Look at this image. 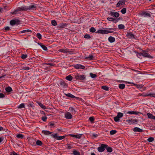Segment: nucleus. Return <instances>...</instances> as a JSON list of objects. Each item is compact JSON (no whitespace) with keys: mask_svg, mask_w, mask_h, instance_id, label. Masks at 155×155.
Here are the masks:
<instances>
[{"mask_svg":"<svg viewBox=\"0 0 155 155\" xmlns=\"http://www.w3.org/2000/svg\"><path fill=\"white\" fill-rule=\"evenodd\" d=\"M27 6H21L19 7L16 9H15L14 11L12 12L13 15L16 14L18 12L21 11H26L27 10Z\"/></svg>","mask_w":155,"mask_h":155,"instance_id":"f257e3e1","label":"nucleus"},{"mask_svg":"<svg viewBox=\"0 0 155 155\" xmlns=\"http://www.w3.org/2000/svg\"><path fill=\"white\" fill-rule=\"evenodd\" d=\"M20 21L17 19H15L11 20L10 21V24L12 26H13L15 25H18L20 24Z\"/></svg>","mask_w":155,"mask_h":155,"instance_id":"f03ea898","label":"nucleus"},{"mask_svg":"<svg viewBox=\"0 0 155 155\" xmlns=\"http://www.w3.org/2000/svg\"><path fill=\"white\" fill-rule=\"evenodd\" d=\"M27 10H33L36 9L37 7V5L36 4L31 3V5L27 6Z\"/></svg>","mask_w":155,"mask_h":155,"instance_id":"7ed1b4c3","label":"nucleus"},{"mask_svg":"<svg viewBox=\"0 0 155 155\" xmlns=\"http://www.w3.org/2000/svg\"><path fill=\"white\" fill-rule=\"evenodd\" d=\"M138 121L139 120L136 119H131L126 120V122L129 124H136Z\"/></svg>","mask_w":155,"mask_h":155,"instance_id":"20e7f679","label":"nucleus"},{"mask_svg":"<svg viewBox=\"0 0 155 155\" xmlns=\"http://www.w3.org/2000/svg\"><path fill=\"white\" fill-rule=\"evenodd\" d=\"M107 147V145L102 144L100 147H98L97 150L100 152H103L104 151L105 148Z\"/></svg>","mask_w":155,"mask_h":155,"instance_id":"39448f33","label":"nucleus"},{"mask_svg":"<svg viewBox=\"0 0 155 155\" xmlns=\"http://www.w3.org/2000/svg\"><path fill=\"white\" fill-rule=\"evenodd\" d=\"M75 78L76 80H83L84 79L85 76L84 75H80L78 74L75 75Z\"/></svg>","mask_w":155,"mask_h":155,"instance_id":"423d86ee","label":"nucleus"},{"mask_svg":"<svg viewBox=\"0 0 155 155\" xmlns=\"http://www.w3.org/2000/svg\"><path fill=\"white\" fill-rule=\"evenodd\" d=\"M73 66L76 69H84L85 68L84 66L79 64H74Z\"/></svg>","mask_w":155,"mask_h":155,"instance_id":"0eeeda50","label":"nucleus"},{"mask_svg":"<svg viewBox=\"0 0 155 155\" xmlns=\"http://www.w3.org/2000/svg\"><path fill=\"white\" fill-rule=\"evenodd\" d=\"M126 0H120L117 3L116 5V7H118L120 5H125V2Z\"/></svg>","mask_w":155,"mask_h":155,"instance_id":"6e6552de","label":"nucleus"},{"mask_svg":"<svg viewBox=\"0 0 155 155\" xmlns=\"http://www.w3.org/2000/svg\"><path fill=\"white\" fill-rule=\"evenodd\" d=\"M110 15L111 16L115 17L116 18H117L119 16V14L117 12H110Z\"/></svg>","mask_w":155,"mask_h":155,"instance_id":"1a4fd4ad","label":"nucleus"},{"mask_svg":"<svg viewBox=\"0 0 155 155\" xmlns=\"http://www.w3.org/2000/svg\"><path fill=\"white\" fill-rule=\"evenodd\" d=\"M64 116L65 118L67 119H71L72 118L71 114L69 112L66 113Z\"/></svg>","mask_w":155,"mask_h":155,"instance_id":"9d476101","label":"nucleus"},{"mask_svg":"<svg viewBox=\"0 0 155 155\" xmlns=\"http://www.w3.org/2000/svg\"><path fill=\"white\" fill-rule=\"evenodd\" d=\"M142 56L144 57H147L150 58H153L152 56L150 55L149 54L145 52L144 51L142 53Z\"/></svg>","mask_w":155,"mask_h":155,"instance_id":"9b49d317","label":"nucleus"},{"mask_svg":"<svg viewBox=\"0 0 155 155\" xmlns=\"http://www.w3.org/2000/svg\"><path fill=\"white\" fill-rule=\"evenodd\" d=\"M59 84L63 88H65L68 87L67 84L63 81H60Z\"/></svg>","mask_w":155,"mask_h":155,"instance_id":"f8f14e48","label":"nucleus"},{"mask_svg":"<svg viewBox=\"0 0 155 155\" xmlns=\"http://www.w3.org/2000/svg\"><path fill=\"white\" fill-rule=\"evenodd\" d=\"M69 110L72 114H74L76 113V111H75L74 108L72 107H70Z\"/></svg>","mask_w":155,"mask_h":155,"instance_id":"ddd939ff","label":"nucleus"},{"mask_svg":"<svg viewBox=\"0 0 155 155\" xmlns=\"http://www.w3.org/2000/svg\"><path fill=\"white\" fill-rule=\"evenodd\" d=\"M133 131L134 132H142L143 131V130L142 129L140 128L139 127H135L134 128Z\"/></svg>","mask_w":155,"mask_h":155,"instance_id":"4468645a","label":"nucleus"},{"mask_svg":"<svg viewBox=\"0 0 155 155\" xmlns=\"http://www.w3.org/2000/svg\"><path fill=\"white\" fill-rule=\"evenodd\" d=\"M140 113L139 112L136 111H129L127 113V114H135L137 115L139 113Z\"/></svg>","mask_w":155,"mask_h":155,"instance_id":"2eb2a0df","label":"nucleus"},{"mask_svg":"<svg viewBox=\"0 0 155 155\" xmlns=\"http://www.w3.org/2000/svg\"><path fill=\"white\" fill-rule=\"evenodd\" d=\"M38 44L41 46L42 48L45 51H47L48 50L46 46L43 45V44L41 43H38Z\"/></svg>","mask_w":155,"mask_h":155,"instance_id":"dca6fc26","label":"nucleus"},{"mask_svg":"<svg viewBox=\"0 0 155 155\" xmlns=\"http://www.w3.org/2000/svg\"><path fill=\"white\" fill-rule=\"evenodd\" d=\"M42 133L45 135H48L49 134H51L52 132H50L48 130H43L42 131Z\"/></svg>","mask_w":155,"mask_h":155,"instance_id":"f3484780","label":"nucleus"},{"mask_svg":"<svg viewBox=\"0 0 155 155\" xmlns=\"http://www.w3.org/2000/svg\"><path fill=\"white\" fill-rule=\"evenodd\" d=\"M109 41L110 43L114 42L115 41L114 38L112 36H110L108 38Z\"/></svg>","mask_w":155,"mask_h":155,"instance_id":"a211bd4d","label":"nucleus"},{"mask_svg":"<svg viewBox=\"0 0 155 155\" xmlns=\"http://www.w3.org/2000/svg\"><path fill=\"white\" fill-rule=\"evenodd\" d=\"M70 136L71 137H75L78 138H80L81 137V135L70 134Z\"/></svg>","mask_w":155,"mask_h":155,"instance_id":"6ab92c4d","label":"nucleus"},{"mask_svg":"<svg viewBox=\"0 0 155 155\" xmlns=\"http://www.w3.org/2000/svg\"><path fill=\"white\" fill-rule=\"evenodd\" d=\"M68 25V23H62L60 24L59 28H63L66 26Z\"/></svg>","mask_w":155,"mask_h":155,"instance_id":"aec40b11","label":"nucleus"},{"mask_svg":"<svg viewBox=\"0 0 155 155\" xmlns=\"http://www.w3.org/2000/svg\"><path fill=\"white\" fill-rule=\"evenodd\" d=\"M31 31L29 29L25 30H23L22 31H20L19 32V33L20 34L21 33L29 32H31Z\"/></svg>","mask_w":155,"mask_h":155,"instance_id":"412c9836","label":"nucleus"},{"mask_svg":"<svg viewBox=\"0 0 155 155\" xmlns=\"http://www.w3.org/2000/svg\"><path fill=\"white\" fill-rule=\"evenodd\" d=\"M36 143L37 145L39 146H41L43 144L42 142L39 140H38L36 141Z\"/></svg>","mask_w":155,"mask_h":155,"instance_id":"4be33fe9","label":"nucleus"},{"mask_svg":"<svg viewBox=\"0 0 155 155\" xmlns=\"http://www.w3.org/2000/svg\"><path fill=\"white\" fill-rule=\"evenodd\" d=\"M105 149L108 152L110 153L112 151V148L111 147H109L107 145V147L105 148Z\"/></svg>","mask_w":155,"mask_h":155,"instance_id":"5701e85b","label":"nucleus"},{"mask_svg":"<svg viewBox=\"0 0 155 155\" xmlns=\"http://www.w3.org/2000/svg\"><path fill=\"white\" fill-rule=\"evenodd\" d=\"M5 90L7 92H11L12 91V88L10 87H6Z\"/></svg>","mask_w":155,"mask_h":155,"instance_id":"b1692460","label":"nucleus"},{"mask_svg":"<svg viewBox=\"0 0 155 155\" xmlns=\"http://www.w3.org/2000/svg\"><path fill=\"white\" fill-rule=\"evenodd\" d=\"M66 79L69 81H71L72 79V77L71 75H69L66 77Z\"/></svg>","mask_w":155,"mask_h":155,"instance_id":"393cba45","label":"nucleus"},{"mask_svg":"<svg viewBox=\"0 0 155 155\" xmlns=\"http://www.w3.org/2000/svg\"><path fill=\"white\" fill-rule=\"evenodd\" d=\"M65 95L68 97H70L72 98H74L75 97L74 95L70 93H68L67 94H65Z\"/></svg>","mask_w":155,"mask_h":155,"instance_id":"a878e982","label":"nucleus"},{"mask_svg":"<svg viewBox=\"0 0 155 155\" xmlns=\"http://www.w3.org/2000/svg\"><path fill=\"white\" fill-rule=\"evenodd\" d=\"M125 85L124 84H119L118 87L120 89H123L125 88Z\"/></svg>","mask_w":155,"mask_h":155,"instance_id":"bb28decb","label":"nucleus"},{"mask_svg":"<svg viewBox=\"0 0 155 155\" xmlns=\"http://www.w3.org/2000/svg\"><path fill=\"white\" fill-rule=\"evenodd\" d=\"M16 137L18 138H23L24 137V135L21 134H19L16 135Z\"/></svg>","mask_w":155,"mask_h":155,"instance_id":"cd10ccee","label":"nucleus"},{"mask_svg":"<svg viewBox=\"0 0 155 155\" xmlns=\"http://www.w3.org/2000/svg\"><path fill=\"white\" fill-rule=\"evenodd\" d=\"M127 35L128 37H129V38H132L134 37V35L132 32L128 33Z\"/></svg>","mask_w":155,"mask_h":155,"instance_id":"c85d7f7f","label":"nucleus"},{"mask_svg":"<svg viewBox=\"0 0 155 155\" xmlns=\"http://www.w3.org/2000/svg\"><path fill=\"white\" fill-rule=\"evenodd\" d=\"M90 75L91 78H95L97 76L96 74H93L91 73H90Z\"/></svg>","mask_w":155,"mask_h":155,"instance_id":"c756f323","label":"nucleus"},{"mask_svg":"<svg viewBox=\"0 0 155 155\" xmlns=\"http://www.w3.org/2000/svg\"><path fill=\"white\" fill-rule=\"evenodd\" d=\"M73 154L74 155H80V152L76 150L73 151Z\"/></svg>","mask_w":155,"mask_h":155,"instance_id":"7c9ffc66","label":"nucleus"},{"mask_svg":"<svg viewBox=\"0 0 155 155\" xmlns=\"http://www.w3.org/2000/svg\"><path fill=\"white\" fill-rule=\"evenodd\" d=\"M118 28L119 29H124L125 28L123 24H120L118 25Z\"/></svg>","mask_w":155,"mask_h":155,"instance_id":"2f4dec72","label":"nucleus"},{"mask_svg":"<svg viewBox=\"0 0 155 155\" xmlns=\"http://www.w3.org/2000/svg\"><path fill=\"white\" fill-rule=\"evenodd\" d=\"M51 24L53 26H56L57 25V22L55 20H52L51 21Z\"/></svg>","mask_w":155,"mask_h":155,"instance_id":"473e14b6","label":"nucleus"},{"mask_svg":"<svg viewBox=\"0 0 155 155\" xmlns=\"http://www.w3.org/2000/svg\"><path fill=\"white\" fill-rule=\"evenodd\" d=\"M58 51L60 52H63L65 53H67L68 52V51H67L66 50L64 49H59L58 50Z\"/></svg>","mask_w":155,"mask_h":155,"instance_id":"72a5a7b5","label":"nucleus"},{"mask_svg":"<svg viewBox=\"0 0 155 155\" xmlns=\"http://www.w3.org/2000/svg\"><path fill=\"white\" fill-rule=\"evenodd\" d=\"M123 115L124 114L123 113L120 112H118L117 114V116L118 117L120 118L123 116Z\"/></svg>","mask_w":155,"mask_h":155,"instance_id":"f704fd0d","label":"nucleus"},{"mask_svg":"<svg viewBox=\"0 0 155 155\" xmlns=\"http://www.w3.org/2000/svg\"><path fill=\"white\" fill-rule=\"evenodd\" d=\"M65 137V136H58V137H57V140H62V139L64 138Z\"/></svg>","mask_w":155,"mask_h":155,"instance_id":"c9c22d12","label":"nucleus"},{"mask_svg":"<svg viewBox=\"0 0 155 155\" xmlns=\"http://www.w3.org/2000/svg\"><path fill=\"white\" fill-rule=\"evenodd\" d=\"M117 132V131L115 130H112L110 131V134L111 135H114Z\"/></svg>","mask_w":155,"mask_h":155,"instance_id":"e433bc0d","label":"nucleus"},{"mask_svg":"<svg viewBox=\"0 0 155 155\" xmlns=\"http://www.w3.org/2000/svg\"><path fill=\"white\" fill-rule=\"evenodd\" d=\"M101 88L107 91H108L109 90V87L106 86H102L101 87Z\"/></svg>","mask_w":155,"mask_h":155,"instance_id":"4c0bfd02","label":"nucleus"},{"mask_svg":"<svg viewBox=\"0 0 155 155\" xmlns=\"http://www.w3.org/2000/svg\"><path fill=\"white\" fill-rule=\"evenodd\" d=\"M100 33L102 34H106V30L100 29Z\"/></svg>","mask_w":155,"mask_h":155,"instance_id":"58836bf2","label":"nucleus"},{"mask_svg":"<svg viewBox=\"0 0 155 155\" xmlns=\"http://www.w3.org/2000/svg\"><path fill=\"white\" fill-rule=\"evenodd\" d=\"M121 12L123 14H125L126 12V8H123L121 10Z\"/></svg>","mask_w":155,"mask_h":155,"instance_id":"ea45409f","label":"nucleus"},{"mask_svg":"<svg viewBox=\"0 0 155 155\" xmlns=\"http://www.w3.org/2000/svg\"><path fill=\"white\" fill-rule=\"evenodd\" d=\"M107 19L109 21H113L115 20L116 19L114 18L108 17L107 18Z\"/></svg>","mask_w":155,"mask_h":155,"instance_id":"a19ab883","label":"nucleus"},{"mask_svg":"<svg viewBox=\"0 0 155 155\" xmlns=\"http://www.w3.org/2000/svg\"><path fill=\"white\" fill-rule=\"evenodd\" d=\"M120 118L118 117L117 116L115 117L114 118V120L115 121L117 122H118Z\"/></svg>","mask_w":155,"mask_h":155,"instance_id":"79ce46f5","label":"nucleus"},{"mask_svg":"<svg viewBox=\"0 0 155 155\" xmlns=\"http://www.w3.org/2000/svg\"><path fill=\"white\" fill-rule=\"evenodd\" d=\"M90 32L93 33L96 31V29L92 27L90 29Z\"/></svg>","mask_w":155,"mask_h":155,"instance_id":"37998d69","label":"nucleus"},{"mask_svg":"<svg viewBox=\"0 0 155 155\" xmlns=\"http://www.w3.org/2000/svg\"><path fill=\"white\" fill-rule=\"evenodd\" d=\"M94 58V57L92 55H90L89 56L87 57L86 58L90 60H92Z\"/></svg>","mask_w":155,"mask_h":155,"instance_id":"c03bdc74","label":"nucleus"},{"mask_svg":"<svg viewBox=\"0 0 155 155\" xmlns=\"http://www.w3.org/2000/svg\"><path fill=\"white\" fill-rule=\"evenodd\" d=\"M154 140V139L153 137H150L148 139L147 141L149 142H152Z\"/></svg>","mask_w":155,"mask_h":155,"instance_id":"a18cd8bd","label":"nucleus"},{"mask_svg":"<svg viewBox=\"0 0 155 155\" xmlns=\"http://www.w3.org/2000/svg\"><path fill=\"white\" fill-rule=\"evenodd\" d=\"M36 36L39 39H41V35L39 33H38L37 34Z\"/></svg>","mask_w":155,"mask_h":155,"instance_id":"49530a36","label":"nucleus"},{"mask_svg":"<svg viewBox=\"0 0 155 155\" xmlns=\"http://www.w3.org/2000/svg\"><path fill=\"white\" fill-rule=\"evenodd\" d=\"M147 115L149 118L151 119L152 118L153 116V115L152 114L150 113H148L147 114Z\"/></svg>","mask_w":155,"mask_h":155,"instance_id":"de8ad7c7","label":"nucleus"},{"mask_svg":"<svg viewBox=\"0 0 155 155\" xmlns=\"http://www.w3.org/2000/svg\"><path fill=\"white\" fill-rule=\"evenodd\" d=\"M84 38H87V39H89L91 38V37L90 35H89L86 34V35H85L84 36Z\"/></svg>","mask_w":155,"mask_h":155,"instance_id":"09e8293b","label":"nucleus"},{"mask_svg":"<svg viewBox=\"0 0 155 155\" xmlns=\"http://www.w3.org/2000/svg\"><path fill=\"white\" fill-rule=\"evenodd\" d=\"M27 54H23L21 55V58L22 59H24L27 58Z\"/></svg>","mask_w":155,"mask_h":155,"instance_id":"8fccbe9b","label":"nucleus"},{"mask_svg":"<svg viewBox=\"0 0 155 155\" xmlns=\"http://www.w3.org/2000/svg\"><path fill=\"white\" fill-rule=\"evenodd\" d=\"M18 108H25V104L23 103H22L20 104L18 107Z\"/></svg>","mask_w":155,"mask_h":155,"instance_id":"3c124183","label":"nucleus"},{"mask_svg":"<svg viewBox=\"0 0 155 155\" xmlns=\"http://www.w3.org/2000/svg\"><path fill=\"white\" fill-rule=\"evenodd\" d=\"M89 120L91 122H93L94 120V118L93 117H91L89 118Z\"/></svg>","mask_w":155,"mask_h":155,"instance_id":"603ef678","label":"nucleus"},{"mask_svg":"<svg viewBox=\"0 0 155 155\" xmlns=\"http://www.w3.org/2000/svg\"><path fill=\"white\" fill-rule=\"evenodd\" d=\"M47 119V117L46 116L42 117H41L42 120H43V121H45V122L46 121Z\"/></svg>","mask_w":155,"mask_h":155,"instance_id":"864d4df0","label":"nucleus"},{"mask_svg":"<svg viewBox=\"0 0 155 155\" xmlns=\"http://www.w3.org/2000/svg\"><path fill=\"white\" fill-rule=\"evenodd\" d=\"M38 104L39 106L42 108L45 109L46 108V107L45 106L43 105L41 103H40Z\"/></svg>","mask_w":155,"mask_h":155,"instance_id":"5fc2aeb1","label":"nucleus"},{"mask_svg":"<svg viewBox=\"0 0 155 155\" xmlns=\"http://www.w3.org/2000/svg\"><path fill=\"white\" fill-rule=\"evenodd\" d=\"M54 125V123L52 122H50L49 123V125L50 127H52Z\"/></svg>","mask_w":155,"mask_h":155,"instance_id":"6e6d98bb","label":"nucleus"},{"mask_svg":"<svg viewBox=\"0 0 155 155\" xmlns=\"http://www.w3.org/2000/svg\"><path fill=\"white\" fill-rule=\"evenodd\" d=\"M51 135L52 137H54V138H56L57 139V137H58V134H51Z\"/></svg>","mask_w":155,"mask_h":155,"instance_id":"4d7b16f0","label":"nucleus"},{"mask_svg":"<svg viewBox=\"0 0 155 155\" xmlns=\"http://www.w3.org/2000/svg\"><path fill=\"white\" fill-rule=\"evenodd\" d=\"M148 96L153 97L155 98V94H148Z\"/></svg>","mask_w":155,"mask_h":155,"instance_id":"13d9d810","label":"nucleus"},{"mask_svg":"<svg viewBox=\"0 0 155 155\" xmlns=\"http://www.w3.org/2000/svg\"><path fill=\"white\" fill-rule=\"evenodd\" d=\"M22 69L24 70H29L30 69V68L28 67H24L22 68Z\"/></svg>","mask_w":155,"mask_h":155,"instance_id":"bf43d9fd","label":"nucleus"},{"mask_svg":"<svg viewBox=\"0 0 155 155\" xmlns=\"http://www.w3.org/2000/svg\"><path fill=\"white\" fill-rule=\"evenodd\" d=\"M142 96L143 97H147L148 96V93H143L142 94Z\"/></svg>","mask_w":155,"mask_h":155,"instance_id":"052dcab7","label":"nucleus"},{"mask_svg":"<svg viewBox=\"0 0 155 155\" xmlns=\"http://www.w3.org/2000/svg\"><path fill=\"white\" fill-rule=\"evenodd\" d=\"M5 97L4 94L3 93H0V98H3Z\"/></svg>","mask_w":155,"mask_h":155,"instance_id":"680f3d73","label":"nucleus"},{"mask_svg":"<svg viewBox=\"0 0 155 155\" xmlns=\"http://www.w3.org/2000/svg\"><path fill=\"white\" fill-rule=\"evenodd\" d=\"M11 155H18V154L14 151L11 153Z\"/></svg>","mask_w":155,"mask_h":155,"instance_id":"e2e57ef3","label":"nucleus"},{"mask_svg":"<svg viewBox=\"0 0 155 155\" xmlns=\"http://www.w3.org/2000/svg\"><path fill=\"white\" fill-rule=\"evenodd\" d=\"M67 149H70L72 148V147L69 144H67Z\"/></svg>","mask_w":155,"mask_h":155,"instance_id":"0e129e2a","label":"nucleus"},{"mask_svg":"<svg viewBox=\"0 0 155 155\" xmlns=\"http://www.w3.org/2000/svg\"><path fill=\"white\" fill-rule=\"evenodd\" d=\"M45 65H49L50 66H54V64L53 63H45Z\"/></svg>","mask_w":155,"mask_h":155,"instance_id":"69168bd1","label":"nucleus"},{"mask_svg":"<svg viewBox=\"0 0 155 155\" xmlns=\"http://www.w3.org/2000/svg\"><path fill=\"white\" fill-rule=\"evenodd\" d=\"M5 30L6 31H9L10 30L9 27L8 26L6 27L5 28Z\"/></svg>","mask_w":155,"mask_h":155,"instance_id":"338daca9","label":"nucleus"},{"mask_svg":"<svg viewBox=\"0 0 155 155\" xmlns=\"http://www.w3.org/2000/svg\"><path fill=\"white\" fill-rule=\"evenodd\" d=\"M113 32V31L106 30V34L108 33H112Z\"/></svg>","mask_w":155,"mask_h":155,"instance_id":"774afa93","label":"nucleus"}]
</instances>
